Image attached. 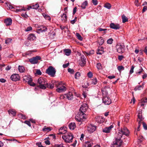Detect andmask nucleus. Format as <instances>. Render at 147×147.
<instances>
[{
	"label": "nucleus",
	"instance_id": "nucleus-1",
	"mask_svg": "<svg viewBox=\"0 0 147 147\" xmlns=\"http://www.w3.org/2000/svg\"><path fill=\"white\" fill-rule=\"evenodd\" d=\"M129 132L128 130L125 127L119 130L117 137L115 138V140L113 142L112 145L113 147H120L121 144V139L123 135L126 136L128 135Z\"/></svg>",
	"mask_w": 147,
	"mask_h": 147
},
{
	"label": "nucleus",
	"instance_id": "nucleus-2",
	"mask_svg": "<svg viewBox=\"0 0 147 147\" xmlns=\"http://www.w3.org/2000/svg\"><path fill=\"white\" fill-rule=\"evenodd\" d=\"M55 84L56 87L57 88L56 91L59 92H61L66 90L65 86H64V84L62 82H56Z\"/></svg>",
	"mask_w": 147,
	"mask_h": 147
},
{
	"label": "nucleus",
	"instance_id": "nucleus-3",
	"mask_svg": "<svg viewBox=\"0 0 147 147\" xmlns=\"http://www.w3.org/2000/svg\"><path fill=\"white\" fill-rule=\"evenodd\" d=\"M38 83L39 84L38 86V87L43 89H46L45 85L47 84V82L46 78L40 77L38 80Z\"/></svg>",
	"mask_w": 147,
	"mask_h": 147
},
{
	"label": "nucleus",
	"instance_id": "nucleus-4",
	"mask_svg": "<svg viewBox=\"0 0 147 147\" xmlns=\"http://www.w3.org/2000/svg\"><path fill=\"white\" fill-rule=\"evenodd\" d=\"M74 136L71 133H67L62 136V138L66 143L72 142Z\"/></svg>",
	"mask_w": 147,
	"mask_h": 147
},
{
	"label": "nucleus",
	"instance_id": "nucleus-5",
	"mask_svg": "<svg viewBox=\"0 0 147 147\" xmlns=\"http://www.w3.org/2000/svg\"><path fill=\"white\" fill-rule=\"evenodd\" d=\"M86 115L83 113L79 111L78 114L76 116V120L78 122L84 121L86 119L85 116Z\"/></svg>",
	"mask_w": 147,
	"mask_h": 147
},
{
	"label": "nucleus",
	"instance_id": "nucleus-6",
	"mask_svg": "<svg viewBox=\"0 0 147 147\" xmlns=\"http://www.w3.org/2000/svg\"><path fill=\"white\" fill-rule=\"evenodd\" d=\"M116 49L117 52L119 53L122 54L125 51V46L123 44L118 43L116 46Z\"/></svg>",
	"mask_w": 147,
	"mask_h": 147
},
{
	"label": "nucleus",
	"instance_id": "nucleus-7",
	"mask_svg": "<svg viewBox=\"0 0 147 147\" xmlns=\"http://www.w3.org/2000/svg\"><path fill=\"white\" fill-rule=\"evenodd\" d=\"M23 81L25 82H28L31 86H35V84L32 82V78L30 76H24L23 77Z\"/></svg>",
	"mask_w": 147,
	"mask_h": 147
},
{
	"label": "nucleus",
	"instance_id": "nucleus-8",
	"mask_svg": "<svg viewBox=\"0 0 147 147\" xmlns=\"http://www.w3.org/2000/svg\"><path fill=\"white\" fill-rule=\"evenodd\" d=\"M56 72L55 68L52 66L49 67L46 71V73L52 77L55 76Z\"/></svg>",
	"mask_w": 147,
	"mask_h": 147
},
{
	"label": "nucleus",
	"instance_id": "nucleus-9",
	"mask_svg": "<svg viewBox=\"0 0 147 147\" xmlns=\"http://www.w3.org/2000/svg\"><path fill=\"white\" fill-rule=\"evenodd\" d=\"M41 58L40 56H36L29 59V61L32 64H36L39 63V61L40 60Z\"/></svg>",
	"mask_w": 147,
	"mask_h": 147
},
{
	"label": "nucleus",
	"instance_id": "nucleus-10",
	"mask_svg": "<svg viewBox=\"0 0 147 147\" xmlns=\"http://www.w3.org/2000/svg\"><path fill=\"white\" fill-rule=\"evenodd\" d=\"M96 129V127L93 124H90L88 126L87 130L90 133H92Z\"/></svg>",
	"mask_w": 147,
	"mask_h": 147
},
{
	"label": "nucleus",
	"instance_id": "nucleus-11",
	"mask_svg": "<svg viewBox=\"0 0 147 147\" xmlns=\"http://www.w3.org/2000/svg\"><path fill=\"white\" fill-rule=\"evenodd\" d=\"M102 101L103 103L106 105H109L111 102V99L107 96L103 97Z\"/></svg>",
	"mask_w": 147,
	"mask_h": 147
},
{
	"label": "nucleus",
	"instance_id": "nucleus-12",
	"mask_svg": "<svg viewBox=\"0 0 147 147\" xmlns=\"http://www.w3.org/2000/svg\"><path fill=\"white\" fill-rule=\"evenodd\" d=\"M61 97L62 98L66 97L67 99L70 100L73 98V95L72 92H69L67 94H65L64 95L61 96Z\"/></svg>",
	"mask_w": 147,
	"mask_h": 147
},
{
	"label": "nucleus",
	"instance_id": "nucleus-13",
	"mask_svg": "<svg viewBox=\"0 0 147 147\" xmlns=\"http://www.w3.org/2000/svg\"><path fill=\"white\" fill-rule=\"evenodd\" d=\"M10 79L13 81H16L20 79V77L18 74H13L11 76Z\"/></svg>",
	"mask_w": 147,
	"mask_h": 147
},
{
	"label": "nucleus",
	"instance_id": "nucleus-14",
	"mask_svg": "<svg viewBox=\"0 0 147 147\" xmlns=\"http://www.w3.org/2000/svg\"><path fill=\"white\" fill-rule=\"evenodd\" d=\"M113 127L114 126L113 125H112L109 127L104 128L102 129V131L103 132L105 133H109L111 131L112 129L113 128Z\"/></svg>",
	"mask_w": 147,
	"mask_h": 147
},
{
	"label": "nucleus",
	"instance_id": "nucleus-15",
	"mask_svg": "<svg viewBox=\"0 0 147 147\" xmlns=\"http://www.w3.org/2000/svg\"><path fill=\"white\" fill-rule=\"evenodd\" d=\"M88 107L86 104H83L81 105V107L79 111L84 113V112L86 111L88 109Z\"/></svg>",
	"mask_w": 147,
	"mask_h": 147
},
{
	"label": "nucleus",
	"instance_id": "nucleus-16",
	"mask_svg": "<svg viewBox=\"0 0 147 147\" xmlns=\"http://www.w3.org/2000/svg\"><path fill=\"white\" fill-rule=\"evenodd\" d=\"M110 27L112 29L117 30L120 27L119 24L112 23L110 24Z\"/></svg>",
	"mask_w": 147,
	"mask_h": 147
},
{
	"label": "nucleus",
	"instance_id": "nucleus-17",
	"mask_svg": "<svg viewBox=\"0 0 147 147\" xmlns=\"http://www.w3.org/2000/svg\"><path fill=\"white\" fill-rule=\"evenodd\" d=\"M47 30V28L46 27L42 26L40 27V28L37 30L36 32L38 33H39L41 32H45Z\"/></svg>",
	"mask_w": 147,
	"mask_h": 147
},
{
	"label": "nucleus",
	"instance_id": "nucleus-18",
	"mask_svg": "<svg viewBox=\"0 0 147 147\" xmlns=\"http://www.w3.org/2000/svg\"><path fill=\"white\" fill-rule=\"evenodd\" d=\"M12 20L10 18H7L4 20V23L5 24L6 26H8L11 24Z\"/></svg>",
	"mask_w": 147,
	"mask_h": 147
},
{
	"label": "nucleus",
	"instance_id": "nucleus-19",
	"mask_svg": "<svg viewBox=\"0 0 147 147\" xmlns=\"http://www.w3.org/2000/svg\"><path fill=\"white\" fill-rule=\"evenodd\" d=\"M96 121L97 122L101 123L104 121L103 118L100 116H97L95 117Z\"/></svg>",
	"mask_w": 147,
	"mask_h": 147
},
{
	"label": "nucleus",
	"instance_id": "nucleus-20",
	"mask_svg": "<svg viewBox=\"0 0 147 147\" xmlns=\"http://www.w3.org/2000/svg\"><path fill=\"white\" fill-rule=\"evenodd\" d=\"M104 52L103 48L101 47H99L96 52L97 54L101 55Z\"/></svg>",
	"mask_w": 147,
	"mask_h": 147
},
{
	"label": "nucleus",
	"instance_id": "nucleus-21",
	"mask_svg": "<svg viewBox=\"0 0 147 147\" xmlns=\"http://www.w3.org/2000/svg\"><path fill=\"white\" fill-rule=\"evenodd\" d=\"M36 38V37L34 34H31L28 35V39L30 41H33L35 40Z\"/></svg>",
	"mask_w": 147,
	"mask_h": 147
},
{
	"label": "nucleus",
	"instance_id": "nucleus-22",
	"mask_svg": "<svg viewBox=\"0 0 147 147\" xmlns=\"http://www.w3.org/2000/svg\"><path fill=\"white\" fill-rule=\"evenodd\" d=\"M67 132V130L63 129V128L61 127L59 130V132L58 133V134H65Z\"/></svg>",
	"mask_w": 147,
	"mask_h": 147
},
{
	"label": "nucleus",
	"instance_id": "nucleus-23",
	"mask_svg": "<svg viewBox=\"0 0 147 147\" xmlns=\"http://www.w3.org/2000/svg\"><path fill=\"white\" fill-rule=\"evenodd\" d=\"M69 127L71 130H73L76 127L75 123L74 122H72L70 123L69 125Z\"/></svg>",
	"mask_w": 147,
	"mask_h": 147
},
{
	"label": "nucleus",
	"instance_id": "nucleus-24",
	"mask_svg": "<svg viewBox=\"0 0 147 147\" xmlns=\"http://www.w3.org/2000/svg\"><path fill=\"white\" fill-rule=\"evenodd\" d=\"M88 5V1H85L82 3L81 7L82 9H85L86 8V7Z\"/></svg>",
	"mask_w": 147,
	"mask_h": 147
},
{
	"label": "nucleus",
	"instance_id": "nucleus-25",
	"mask_svg": "<svg viewBox=\"0 0 147 147\" xmlns=\"http://www.w3.org/2000/svg\"><path fill=\"white\" fill-rule=\"evenodd\" d=\"M61 20L63 22H65L67 20V16L66 14L63 13L61 16Z\"/></svg>",
	"mask_w": 147,
	"mask_h": 147
},
{
	"label": "nucleus",
	"instance_id": "nucleus-26",
	"mask_svg": "<svg viewBox=\"0 0 147 147\" xmlns=\"http://www.w3.org/2000/svg\"><path fill=\"white\" fill-rule=\"evenodd\" d=\"M142 114L141 113H139L138 115V118L137 119V121L138 122H141V121L143 119V118L142 117Z\"/></svg>",
	"mask_w": 147,
	"mask_h": 147
},
{
	"label": "nucleus",
	"instance_id": "nucleus-27",
	"mask_svg": "<svg viewBox=\"0 0 147 147\" xmlns=\"http://www.w3.org/2000/svg\"><path fill=\"white\" fill-rule=\"evenodd\" d=\"M143 88V86L142 85H138L136 86L135 88V91L141 90Z\"/></svg>",
	"mask_w": 147,
	"mask_h": 147
},
{
	"label": "nucleus",
	"instance_id": "nucleus-28",
	"mask_svg": "<svg viewBox=\"0 0 147 147\" xmlns=\"http://www.w3.org/2000/svg\"><path fill=\"white\" fill-rule=\"evenodd\" d=\"M64 52L67 56L69 55L71 53V50L69 49H65L64 50Z\"/></svg>",
	"mask_w": 147,
	"mask_h": 147
},
{
	"label": "nucleus",
	"instance_id": "nucleus-29",
	"mask_svg": "<svg viewBox=\"0 0 147 147\" xmlns=\"http://www.w3.org/2000/svg\"><path fill=\"white\" fill-rule=\"evenodd\" d=\"M104 6L108 9H110L111 8V5L110 3H107L105 4Z\"/></svg>",
	"mask_w": 147,
	"mask_h": 147
},
{
	"label": "nucleus",
	"instance_id": "nucleus-30",
	"mask_svg": "<svg viewBox=\"0 0 147 147\" xmlns=\"http://www.w3.org/2000/svg\"><path fill=\"white\" fill-rule=\"evenodd\" d=\"M91 85H94L96 84L97 83V81L96 78H95L94 79L91 80Z\"/></svg>",
	"mask_w": 147,
	"mask_h": 147
},
{
	"label": "nucleus",
	"instance_id": "nucleus-31",
	"mask_svg": "<svg viewBox=\"0 0 147 147\" xmlns=\"http://www.w3.org/2000/svg\"><path fill=\"white\" fill-rule=\"evenodd\" d=\"M122 18L123 23H125L128 21V18L124 15H123L122 16Z\"/></svg>",
	"mask_w": 147,
	"mask_h": 147
},
{
	"label": "nucleus",
	"instance_id": "nucleus-32",
	"mask_svg": "<svg viewBox=\"0 0 147 147\" xmlns=\"http://www.w3.org/2000/svg\"><path fill=\"white\" fill-rule=\"evenodd\" d=\"M8 113L9 114H11L13 116H15L16 115V111L13 109H11L8 111Z\"/></svg>",
	"mask_w": 147,
	"mask_h": 147
},
{
	"label": "nucleus",
	"instance_id": "nucleus-33",
	"mask_svg": "<svg viewBox=\"0 0 147 147\" xmlns=\"http://www.w3.org/2000/svg\"><path fill=\"white\" fill-rule=\"evenodd\" d=\"M18 69L19 72L20 73H23L24 72L25 70L24 67L22 66H21L20 65H19L18 66Z\"/></svg>",
	"mask_w": 147,
	"mask_h": 147
},
{
	"label": "nucleus",
	"instance_id": "nucleus-34",
	"mask_svg": "<svg viewBox=\"0 0 147 147\" xmlns=\"http://www.w3.org/2000/svg\"><path fill=\"white\" fill-rule=\"evenodd\" d=\"M19 7H16L17 8L16 9L15 11L16 12H21L22 11H26V9L23 7V8H22L21 9H18Z\"/></svg>",
	"mask_w": 147,
	"mask_h": 147
},
{
	"label": "nucleus",
	"instance_id": "nucleus-35",
	"mask_svg": "<svg viewBox=\"0 0 147 147\" xmlns=\"http://www.w3.org/2000/svg\"><path fill=\"white\" fill-rule=\"evenodd\" d=\"M51 130V128L49 127H46V126L45 127L42 129V130L44 131L48 132Z\"/></svg>",
	"mask_w": 147,
	"mask_h": 147
},
{
	"label": "nucleus",
	"instance_id": "nucleus-36",
	"mask_svg": "<svg viewBox=\"0 0 147 147\" xmlns=\"http://www.w3.org/2000/svg\"><path fill=\"white\" fill-rule=\"evenodd\" d=\"M45 86L46 88V87L51 89L53 88H54V86L53 85H52L51 84H48L47 83V84H46V85H45Z\"/></svg>",
	"mask_w": 147,
	"mask_h": 147
},
{
	"label": "nucleus",
	"instance_id": "nucleus-37",
	"mask_svg": "<svg viewBox=\"0 0 147 147\" xmlns=\"http://www.w3.org/2000/svg\"><path fill=\"white\" fill-rule=\"evenodd\" d=\"M39 7V5L38 4H36L34 5H33L31 6V9H37Z\"/></svg>",
	"mask_w": 147,
	"mask_h": 147
},
{
	"label": "nucleus",
	"instance_id": "nucleus-38",
	"mask_svg": "<svg viewBox=\"0 0 147 147\" xmlns=\"http://www.w3.org/2000/svg\"><path fill=\"white\" fill-rule=\"evenodd\" d=\"M102 92L103 95H107L108 94V92L106 90L105 88H104L102 89Z\"/></svg>",
	"mask_w": 147,
	"mask_h": 147
},
{
	"label": "nucleus",
	"instance_id": "nucleus-39",
	"mask_svg": "<svg viewBox=\"0 0 147 147\" xmlns=\"http://www.w3.org/2000/svg\"><path fill=\"white\" fill-rule=\"evenodd\" d=\"M76 36L80 40H82V38L81 36L80 35V34L78 33H76Z\"/></svg>",
	"mask_w": 147,
	"mask_h": 147
},
{
	"label": "nucleus",
	"instance_id": "nucleus-40",
	"mask_svg": "<svg viewBox=\"0 0 147 147\" xmlns=\"http://www.w3.org/2000/svg\"><path fill=\"white\" fill-rule=\"evenodd\" d=\"M117 69L118 71L120 72L121 70H123L124 69V67L122 66H119L117 67Z\"/></svg>",
	"mask_w": 147,
	"mask_h": 147
},
{
	"label": "nucleus",
	"instance_id": "nucleus-41",
	"mask_svg": "<svg viewBox=\"0 0 147 147\" xmlns=\"http://www.w3.org/2000/svg\"><path fill=\"white\" fill-rule=\"evenodd\" d=\"M19 117L23 119H26V116L22 113L20 114L19 115Z\"/></svg>",
	"mask_w": 147,
	"mask_h": 147
},
{
	"label": "nucleus",
	"instance_id": "nucleus-42",
	"mask_svg": "<svg viewBox=\"0 0 147 147\" xmlns=\"http://www.w3.org/2000/svg\"><path fill=\"white\" fill-rule=\"evenodd\" d=\"M113 40L112 38H110L107 40V42L108 44H111L112 43Z\"/></svg>",
	"mask_w": 147,
	"mask_h": 147
},
{
	"label": "nucleus",
	"instance_id": "nucleus-43",
	"mask_svg": "<svg viewBox=\"0 0 147 147\" xmlns=\"http://www.w3.org/2000/svg\"><path fill=\"white\" fill-rule=\"evenodd\" d=\"M98 30L100 32L103 31L104 32V33H105L106 32V31L107 30V29H103V28H98Z\"/></svg>",
	"mask_w": 147,
	"mask_h": 147
},
{
	"label": "nucleus",
	"instance_id": "nucleus-44",
	"mask_svg": "<svg viewBox=\"0 0 147 147\" xmlns=\"http://www.w3.org/2000/svg\"><path fill=\"white\" fill-rule=\"evenodd\" d=\"M80 74L79 72H77L76 73L75 75V78L76 79H77L80 76Z\"/></svg>",
	"mask_w": 147,
	"mask_h": 147
},
{
	"label": "nucleus",
	"instance_id": "nucleus-45",
	"mask_svg": "<svg viewBox=\"0 0 147 147\" xmlns=\"http://www.w3.org/2000/svg\"><path fill=\"white\" fill-rule=\"evenodd\" d=\"M43 16L45 19L49 20H51V17L49 16L46 14L43 15Z\"/></svg>",
	"mask_w": 147,
	"mask_h": 147
},
{
	"label": "nucleus",
	"instance_id": "nucleus-46",
	"mask_svg": "<svg viewBox=\"0 0 147 147\" xmlns=\"http://www.w3.org/2000/svg\"><path fill=\"white\" fill-rule=\"evenodd\" d=\"M92 143L91 142H87L86 144V146L87 147H91L92 145Z\"/></svg>",
	"mask_w": 147,
	"mask_h": 147
},
{
	"label": "nucleus",
	"instance_id": "nucleus-47",
	"mask_svg": "<svg viewBox=\"0 0 147 147\" xmlns=\"http://www.w3.org/2000/svg\"><path fill=\"white\" fill-rule=\"evenodd\" d=\"M12 41V40L11 39L9 38H7L5 40V43L7 44H8L9 43L11 42Z\"/></svg>",
	"mask_w": 147,
	"mask_h": 147
},
{
	"label": "nucleus",
	"instance_id": "nucleus-48",
	"mask_svg": "<svg viewBox=\"0 0 147 147\" xmlns=\"http://www.w3.org/2000/svg\"><path fill=\"white\" fill-rule=\"evenodd\" d=\"M96 67L98 69H101L102 67L101 64L99 63H98L97 64Z\"/></svg>",
	"mask_w": 147,
	"mask_h": 147
},
{
	"label": "nucleus",
	"instance_id": "nucleus-49",
	"mask_svg": "<svg viewBox=\"0 0 147 147\" xmlns=\"http://www.w3.org/2000/svg\"><path fill=\"white\" fill-rule=\"evenodd\" d=\"M87 75L88 77L90 78H92L93 76L92 73L90 71L88 73Z\"/></svg>",
	"mask_w": 147,
	"mask_h": 147
},
{
	"label": "nucleus",
	"instance_id": "nucleus-50",
	"mask_svg": "<svg viewBox=\"0 0 147 147\" xmlns=\"http://www.w3.org/2000/svg\"><path fill=\"white\" fill-rule=\"evenodd\" d=\"M24 123L26 124L30 127L31 126L30 122L29 121H25L24 122Z\"/></svg>",
	"mask_w": 147,
	"mask_h": 147
},
{
	"label": "nucleus",
	"instance_id": "nucleus-51",
	"mask_svg": "<svg viewBox=\"0 0 147 147\" xmlns=\"http://www.w3.org/2000/svg\"><path fill=\"white\" fill-rule=\"evenodd\" d=\"M32 28L31 27L29 26L25 30V31L26 32H28L32 30Z\"/></svg>",
	"mask_w": 147,
	"mask_h": 147
},
{
	"label": "nucleus",
	"instance_id": "nucleus-52",
	"mask_svg": "<svg viewBox=\"0 0 147 147\" xmlns=\"http://www.w3.org/2000/svg\"><path fill=\"white\" fill-rule=\"evenodd\" d=\"M68 72H70V73L71 74H73L74 72V70L73 69H71L70 68L68 69Z\"/></svg>",
	"mask_w": 147,
	"mask_h": 147
},
{
	"label": "nucleus",
	"instance_id": "nucleus-53",
	"mask_svg": "<svg viewBox=\"0 0 147 147\" xmlns=\"http://www.w3.org/2000/svg\"><path fill=\"white\" fill-rule=\"evenodd\" d=\"M92 3L94 5H96L98 3L97 0H92Z\"/></svg>",
	"mask_w": 147,
	"mask_h": 147
},
{
	"label": "nucleus",
	"instance_id": "nucleus-54",
	"mask_svg": "<svg viewBox=\"0 0 147 147\" xmlns=\"http://www.w3.org/2000/svg\"><path fill=\"white\" fill-rule=\"evenodd\" d=\"M142 124L144 129L145 130H147V126L146 124L145 123L143 122Z\"/></svg>",
	"mask_w": 147,
	"mask_h": 147
},
{
	"label": "nucleus",
	"instance_id": "nucleus-55",
	"mask_svg": "<svg viewBox=\"0 0 147 147\" xmlns=\"http://www.w3.org/2000/svg\"><path fill=\"white\" fill-rule=\"evenodd\" d=\"M36 74L38 75H41L42 73L39 69H37L36 71Z\"/></svg>",
	"mask_w": 147,
	"mask_h": 147
},
{
	"label": "nucleus",
	"instance_id": "nucleus-56",
	"mask_svg": "<svg viewBox=\"0 0 147 147\" xmlns=\"http://www.w3.org/2000/svg\"><path fill=\"white\" fill-rule=\"evenodd\" d=\"M86 58L84 56H82L81 57V61L84 62V61H86Z\"/></svg>",
	"mask_w": 147,
	"mask_h": 147
},
{
	"label": "nucleus",
	"instance_id": "nucleus-57",
	"mask_svg": "<svg viewBox=\"0 0 147 147\" xmlns=\"http://www.w3.org/2000/svg\"><path fill=\"white\" fill-rule=\"evenodd\" d=\"M134 67L133 66H132L130 70V74H131L134 72Z\"/></svg>",
	"mask_w": 147,
	"mask_h": 147
},
{
	"label": "nucleus",
	"instance_id": "nucleus-58",
	"mask_svg": "<svg viewBox=\"0 0 147 147\" xmlns=\"http://www.w3.org/2000/svg\"><path fill=\"white\" fill-rule=\"evenodd\" d=\"M124 58V57L122 55H119L118 56V59L120 61H121Z\"/></svg>",
	"mask_w": 147,
	"mask_h": 147
},
{
	"label": "nucleus",
	"instance_id": "nucleus-59",
	"mask_svg": "<svg viewBox=\"0 0 147 147\" xmlns=\"http://www.w3.org/2000/svg\"><path fill=\"white\" fill-rule=\"evenodd\" d=\"M135 5L137 6H139L140 4L138 2V0H135Z\"/></svg>",
	"mask_w": 147,
	"mask_h": 147
},
{
	"label": "nucleus",
	"instance_id": "nucleus-60",
	"mask_svg": "<svg viewBox=\"0 0 147 147\" xmlns=\"http://www.w3.org/2000/svg\"><path fill=\"white\" fill-rule=\"evenodd\" d=\"M86 63V61H84V62H81L80 63V65L81 66H84Z\"/></svg>",
	"mask_w": 147,
	"mask_h": 147
},
{
	"label": "nucleus",
	"instance_id": "nucleus-61",
	"mask_svg": "<svg viewBox=\"0 0 147 147\" xmlns=\"http://www.w3.org/2000/svg\"><path fill=\"white\" fill-rule=\"evenodd\" d=\"M144 71L143 69L142 68V67H141V68L139 69V71L137 73V74H140L142 72H143Z\"/></svg>",
	"mask_w": 147,
	"mask_h": 147
},
{
	"label": "nucleus",
	"instance_id": "nucleus-62",
	"mask_svg": "<svg viewBox=\"0 0 147 147\" xmlns=\"http://www.w3.org/2000/svg\"><path fill=\"white\" fill-rule=\"evenodd\" d=\"M22 16L23 17H25L27 18L28 17V15L26 14V13H23L22 14Z\"/></svg>",
	"mask_w": 147,
	"mask_h": 147
},
{
	"label": "nucleus",
	"instance_id": "nucleus-63",
	"mask_svg": "<svg viewBox=\"0 0 147 147\" xmlns=\"http://www.w3.org/2000/svg\"><path fill=\"white\" fill-rule=\"evenodd\" d=\"M69 63H66L65 64H64L63 65V67L64 68H65L67 67L69 65Z\"/></svg>",
	"mask_w": 147,
	"mask_h": 147
},
{
	"label": "nucleus",
	"instance_id": "nucleus-64",
	"mask_svg": "<svg viewBox=\"0 0 147 147\" xmlns=\"http://www.w3.org/2000/svg\"><path fill=\"white\" fill-rule=\"evenodd\" d=\"M77 8L76 7H75L73 9V14H74L76 12Z\"/></svg>",
	"mask_w": 147,
	"mask_h": 147
}]
</instances>
